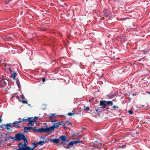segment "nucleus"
<instances>
[{"label":"nucleus","instance_id":"603ef678","mask_svg":"<svg viewBox=\"0 0 150 150\" xmlns=\"http://www.w3.org/2000/svg\"><path fill=\"white\" fill-rule=\"evenodd\" d=\"M2 126H3V125H2L1 126H0V127H2Z\"/></svg>","mask_w":150,"mask_h":150},{"label":"nucleus","instance_id":"7ed1b4c3","mask_svg":"<svg viewBox=\"0 0 150 150\" xmlns=\"http://www.w3.org/2000/svg\"><path fill=\"white\" fill-rule=\"evenodd\" d=\"M54 128L52 126H51L49 127H46L45 128H40L38 130L39 132L42 133H49L50 131L54 130Z\"/></svg>","mask_w":150,"mask_h":150},{"label":"nucleus","instance_id":"473e14b6","mask_svg":"<svg viewBox=\"0 0 150 150\" xmlns=\"http://www.w3.org/2000/svg\"><path fill=\"white\" fill-rule=\"evenodd\" d=\"M113 108H114V109H116L117 108H118V107H117V106H116V105H113Z\"/></svg>","mask_w":150,"mask_h":150},{"label":"nucleus","instance_id":"f704fd0d","mask_svg":"<svg viewBox=\"0 0 150 150\" xmlns=\"http://www.w3.org/2000/svg\"><path fill=\"white\" fill-rule=\"evenodd\" d=\"M62 121H61V122H59L58 123H57L58 124V125H61V124L62 123H61L62 122Z\"/></svg>","mask_w":150,"mask_h":150},{"label":"nucleus","instance_id":"4be33fe9","mask_svg":"<svg viewBox=\"0 0 150 150\" xmlns=\"http://www.w3.org/2000/svg\"><path fill=\"white\" fill-rule=\"evenodd\" d=\"M37 129V128L36 127H35L34 128H33V129H32L35 131H36L39 132L38 131V130L40 128H39L38 129Z\"/></svg>","mask_w":150,"mask_h":150},{"label":"nucleus","instance_id":"a18cd8bd","mask_svg":"<svg viewBox=\"0 0 150 150\" xmlns=\"http://www.w3.org/2000/svg\"><path fill=\"white\" fill-rule=\"evenodd\" d=\"M132 96H136V94H133L132 95Z\"/></svg>","mask_w":150,"mask_h":150},{"label":"nucleus","instance_id":"864d4df0","mask_svg":"<svg viewBox=\"0 0 150 150\" xmlns=\"http://www.w3.org/2000/svg\"><path fill=\"white\" fill-rule=\"evenodd\" d=\"M105 14V15L106 16H107V14Z\"/></svg>","mask_w":150,"mask_h":150},{"label":"nucleus","instance_id":"c03bdc74","mask_svg":"<svg viewBox=\"0 0 150 150\" xmlns=\"http://www.w3.org/2000/svg\"><path fill=\"white\" fill-rule=\"evenodd\" d=\"M99 110V109H96V112H98V111Z\"/></svg>","mask_w":150,"mask_h":150},{"label":"nucleus","instance_id":"f3484780","mask_svg":"<svg viewBox=\"0 0 150 150\" xmlns=\"http://www.w3.org/2000/svg\"><path fill=\"white\" fill-rule=\"evenodd\" d=\"M44 141H40L38 142H37V144H38V145H43L44 144Z\"/></svg>","mask_w":150,"mask_h":150},{"label":"nucleus","instance_id":"4468645a","mask_svg":"<svg viewBox=\"0 0 150 150\" xmlns=\"http://www.w3.org/2000/svg\"><path fill=\"white\" fill-rule=\"evenodd\" d=\"M106 105H113V102L112 101H106Z\"/></svg>","mask_w":150,"mask_h":150},{"label":"nucleus","instance_id":"8fccbe9b","mask_svg":"<svg viewBox=\"0 0 150 150\" xmlns=\"http://www.w3.org/2000/svg\"><path fill=\"white\" fill-rule=\"evenodd\" d=\"M14 96H12V98H13L14 97Z\"/></svg>","mask_w":150,"mask_h":150},{"label":"nucleus","instance_id":"bb28decb","mask_svg":"<svg viewBox=\"0 0 150 150\" xmlns=\"http://www.w3.org/2000/svg\"><path fill=\"white\" fill-rule=\"evenodd\" d=\"M38 118V117H34V118H33V120H34V122H36V120Z\"/></svg>","mask_w":150,"mask_h":150},{"label":"nucleus","instance_id":"412c9836","mask_svg":"<svg viewBox=\"0 0 150 150\" xmlns=\"http://www.w3.org/2000/svg\"><path fill=\"white\" fill-rule=\"evenodd\" d=\"M74 144L73 141H71L68 144H67L68 146H69L70 145L72 146Z\"/></svg>","mask_w":150,"mask_h":150},{"label":"nucleus","instance_id":"9b49d317","mask_svg":"<svg viewBox=\"0 0 150 150\" xmlns=\"http://www.w3.org/2000/svg\"><path fill=\"white\" fill-rule=\"evenodd\" d=\"M59 139L62 141H64L66 140L67 137L65 135H62L59 137Z\"/></svg>","mask_w":150,"mask_h":150},{"label":"nucleus","instance_id":"7c9ffc66","mask_svg":"<svg viewBox=\"0 0 150 150\" xmlns=\"http://www.w3.org/2000/svg\"><path fill=\"white\" fill-rule=\"evenodd\" d=\"M128 112L130 114H132L133 113V111L132 110H129L128 111Z\"/></svg>","mask_w":150,"mask_h":150},{"label":"nucleus","instance_id":"393cba45","mask_svg":"<svg viewBox=\"0 0 150 150\" xmlns=\"http://www.w3.org/2000/svg\"><path fill=\"white\" fill-rule=\"evenodd\" d=\"M7 40H8L11 41L13 40V38L10 37H8L7 38Z\"/></svg>","mask_w":150,"mask_h":150},{"label":"nucleus","instance_id":"0eeeda50","mask_svg":"<svg viewBox=\"0 0 150 150\" xmlns=\"http://www.w3.org/2000/svg\"><path fill=\"white\" fill-rule=\"evenodd\" d=\"M32 119H33V117H28V120L29 121L28 123V125H30L32 126H33L34 123L33 124V122H34V120H31Z\"/></svg>","mask_w":150,"mask_h":150},{"label":"nucleus","instance_id":"c85d7f7f","mask_svg":"<svg viewBox=\"0 0 150 150\" xmlns=\"http://www.w3.org/2000/svg\"><path fill=\"white\" fill-rule=\"evenodd\" d=\"M126 147V146L125 145H123L122 146H120L119 147L120 148H122V149H124Z\"/></svg>","mask_w":150,"mask_h":150},{"label":"nucleus","instance_id":"5701e85b","mask_svg":"<svg viewBox=\"0 0 150 150\" xmlns=\"http://www.w3.org/2000/svg\"><path fill=\"white\" fill-rule=\"evenodd\" d=\"M20 101L21 102H22L23 104H25V103H26V104H28V102H27V101H25V100H23L22 101V100H20Z\"/></svg>","mask_w":150,"mask_h":150},{"label":"nucleus","instance_id":"f257e3e1","mask_svg":"<svg viewBox=\"0 0 150 150\" xmlns=\"http://www.w3.org/2000/svg\"><path fill=\"white\" fill-rule=\"evenodd\" d=\"M25 143L22 144L21 142L18 145V146L19 148L17 149V150H35L33 148H30L28 146H27L26 144V142L25 141Z\"/></svg>","mask_w":150,"mask_h":150},{"label":"nucleus","instance_id":"4d7b16f0","mask_svg":"<svg viewBox=\"0 0 150 150\" xmlns=\"http://www.w3.org/2000/svg\"><path fill=\"white\" fill-rule=\"evenodd\" d=\"M141 59L139 60V61H141Z\"/></svg>","mask_w":150,"mask_h":150},{"label":"nucleus","instance_id":"37998d69","mask_svg":"<svg viewBox=\"0 0 150 150\" xmlns=\"http://www.w3.org/2000/svg\"><path fill=\"white\" fill-rule=\"evenodd\" d=\"M128 99L129 100H130L131 99V98H128Z\"/></svg>","mask_w":150,"mask_h":150},{"label":"nucleus","instance_id":"49530a36","mask_svg":"<svg viewBox=\"0 0 150 150\" xmlns=\"http://www.w3.org/2000/svg\"><path fill=\"white\" fill-rule=\"evenodd\" d=\"M2 120L1 119V117H0V123L2 121Z\"/></svg>","mask_w":150,"mask_h":150},{"label":"nucleus","instance_id":"cd10ccee","mask_svg":"<svg viewBox=\"0 0 150 150\" xmlns=\"http://www.w3.org/2000/svg\"><path fill=\"white\" fill-rule=\"evenodd\" d=\"M65 122L67 123V124L68 125H72V124L70 122L68 121H66Z\"/></svg>","mask_w":150,"mask_h":150},{"label":"nucleus","instance_id":"58836bf2","mask_svg":"<svg viewBox=\"0 0 150 150\" xmlns=\"http://www.w3.org/2000/svg\"><path fill=\"white\" fill-rule=\"evenodd\" d=\"M21 98H22V100H23V99H24L25 97H24L23 95H22V96L21 97Z\"/></svg>","mask_w":150,"mask_h":150},{"label":"nucleus","instance_id":"c9c22d12","mask_svg":"<svg viewBox=\"0 0 150 150\" xmlns=\"http://www.w3.org/2000/svg\"><path fill=\"white\" fill-rule=\"evenodd\" d=\"M94 147L95 148H100L101 147H99V146H94Z\"/></svg>","mask_w":150,"mask_h":150},{"label":"nucleus","instance_id":"a878e982","mask_svg":"<svg viewBox=\"0 0 150 150\" xmlns=\"http://www.w3.org/2000/svg\"><path fill=\"white\" fill-rule=\"evenodd\" d=\"M55 115V114H50V116H49V117L50 119H52V116H54Z\"/></svg>","mask_w":150,"mask_h":150},{"label":"nucleus","instance_id":"ea45409f","mask_svg":"<svg viewBox=\"0 0 150 150\" xmlns=\"http://www.w3.org/2000/svg\"><path fill=\"white\" fill-rule=\"evenodd\" d=\"M11 0H8V1H7L6 2V4H8Z\"/></svg>","mask_w":150,"mask_h":150},{"label":"nucleus","instance_id":"2f4dec72","mask_svg":"<svg viewBox=\"0 0 150 150\" xmlns=\"http://www.w3.org/2000/svg\"><path fill=\"white\" fill-rule=\"evenodd\" d=\"M66 124L65 123L62 124L61 125L63 126L65 129L67 128L66 127H65Z\"/></svg>","mask_w":150,"mask_h":150},{"label":"nucleus","instance_id":"b1692460","mask_svg":"<svg viewBox=\"0 0 150 150\" xmlns=\"http://www.w3.org/2000/svg\"><path fill=\"white\" fill-rule=\"evenodd\" d=\"M2 82L4 83V84H5L6 82L5 81V79H2L0 80V83Z\"/></svg>","mask_w":150,"mask_h":150},{"label":"nucleus","instance_id":"2eb2a0df","mask_svg":"<svg viewBox=\"0 0 150 150\" xmlns=\"http://www.w3.org/2000/svg\"><path fill=\"white\" fill-rule=\"evenodd\" d=\"M53 127H54V129L55 128H57L59 127L58 125V124L57 123H54L53 125H52Z\"/></svg>","mask_w":150,"mask_h":150},{"label":"nucleus","instance_id":"a211bd4d","mask_svg":"<svg viewBox=\"0 0 150 150\" xmlns=\"http://www.w3.org/2000/svg\"><path fill=\"white\" fill-rule=\"evenodd\" d=\"M16 84H17L18 87L19 88H20V87H21V86H20L19 81L18 79H17L16 80Z\"/></svg>","mask_w":150,"mask_h":150},{"label":"nucleus","instance_id":"79ce46f5","mask_svg":"<svg viewBox=\"0 0 150 150\" xmlns=\"http://www.w3.org/2000/svg\"><path fill=\"white\" fill-rule=\"evenodd\" d=\"M65 148H66V149H69V147L68 146H67L66 147H65Z\"/></svg>","mask_w":150,"mask_h":150},{"label":"nucleus","instance_id":"dca6fc26","mask_svg":"<svg viewBox=\"0 0 150 150\" xmlns=\"http://www.w3.org/2000/svg\"><path fill=\"white\" fill-rule=\"evenodd\" d=\"M38 145V144L37 143H33L32 144V148H33L34 147H36Z\"/></svg>","mask_w":150,"mask_h":150},{"label":"nucleus","instance_id":"39448f33","mask_svg":"<svg viewBox=\"0 0 150 150\" xmlns=\"http://www.w3.org/2000/svg\"><path fill=\"white\" fill-rule=\"evenodd\" d=\"M3 126L6 127V129L8 131H11L12 130L11 128H13V126L12 124L11 123H7L6 125H3Z\"/></svg>","mask_w":150,"mask_h":150},{"label":"nucleus","instance_id":"f03ea898","mask_svg":"<svg viewBox=\"0 0 150 150\" xmlns=\"http://www.w3.org/2000/svg\"><path fill=\"white\" fill-rule=\"evenodd\" d=\"M14 139L15 141H20L22 139H23L24 142H26V143L28 142V140L27 138L25 137V136L23 134V133H19L16 134Z\"/></svg>","mask_w":150,"mask_h":150},{"label":"nucleus","instance_id":"6e6d98bb","mask_svg":"<svg viewBox=\"0 0 150 150\" xmlns=\"http://www.w3.org/2000/svg\"><path fill=\"white\" fill-rule=\"evenodd\" d=\"M144 106V105H142V106Z\"/></svg>","mask_w":150,"mask_h":150},{"label":"nucleus","instance_id":"4c0bfd02","mask_svg":"<svg viewBox=\"0 0 150 150\" xmlns=\"http://www.w3.org/2000/svg\"><path fill=\"white\" fill-rule=\"evenodd\" d=\"M68 141H69L68 140H66V141L64 142H65L64 144L66 145L67 144H66L67 142H68Z\"/></svg>","mask_w":150,"mask_h":150},{"label":"nucleus","instance_id":"3c124183","mask_svg":"<svg viewBox=\"0 0 150 150\" xmlns=\"http://www.w3.org/2000/svg\"><path fill=\"white\" fill-rule=\"evenodd\" d=\"M1 86H2V87H3L4 86V85H1Z\"/></svg>","mask_w":150,"mask_h":150},{"label":"nucleus","instance_id":"e433bc0d","mask_svg":"<svg viewBox=\"0 0 150 150\" xmlns=\"http://www.w3.org/2000/svg\"><path fill=\"white\" fill-rule=\"evenodd\" d=\"M45 81V78H43L42 79V82H44Z\"/></svg>","mask_w":150,"mask_h":150},{"label":"nucleus","instance_id":"aec40b11","mask_svg":"<svg viewBox=\"0 0 150 150\" xmlns=\"http://www.w3.org/2000/svg\"><path fill=\"white\" fill-rule=\"evenodd\" d=\"M90 108L89 107H86L84 106V110H85L86 111H88L90 110Z\"/></svg>","mask_w":150,"mask_h":150},{"label":"nucleus","instance_id":"de8ad7c7","mask_svg":"<svg viewBox=\"0 0 150 150\" xmlns=\"http://www.w3.org/2000/svg\"><path fill=\"white\" fill-rule=\"evenodd\" d=\"M9 70L11 71V72L12 71H11V69H10V68H9Z\"/></svg>","mask_w":150,"mask_h":150},{"label":"nucleus","instance_id":"f8f14e48","mask_svg":"<svg viewBox=\"0 0 150 150\" xmlns=\"http://www.w3.org/2000/svg\"><path fill=\"white\" fill-rule=\"evenodd\" d=\"M17 74L16 73L14 72L12 75H11V76L13 78V80H15L16 79V76H17Z\"/></svg>","mask_w":150,"mask_h":150},{"label":"nucleus","instance_id":"6e6552de","mask_svg":"<svg viewBox=\"0 0 150 150\" xmlns=\"http://www.w3.org/2000/svg\"><path fill=\"white\" fill-rule=\"evenodd\" d=\"M5 137L6 138V139H5V141L8 140L10 138L13 140L14 139V137H11L10 135H9L7 134H5Z\"/></svg>","mask_w":150,"mask_h":150},{"label":"nucleus","instance_id":"423d86ee","mask_svg":"<svg viewBox=\"0 0 150 150\" xmlns=\"http://www.w3.org/2000/svg\"><path fill=\"white\" fill-rule=\"evenodd\" d=\"M100 105L102 106L103 108H106L107 106L106 101L105 100H100Z\"/></svg>","mask_w":150,"mask_h":150},{"label":"nucleus","instance_id":"a19ab883","mask_svg":"<svg viewBox=\"0 0 150 150\" xmlns=\"http://www.w3.org/2000/svg\"><path fill=\"white\" fill-rule=\"evenodd\" d=\"M64 142H62L61 143V145H64Z\"/></svg>","mask_w":150,"mask_h":150},{"label":"nucleus","instance_id":"ddd939ff","mask_svg":"<svg viewBox=\"0 0 150 150\" xmlns=\"http://www.w3.org/2000/svg\"><path fill=\"white\" fill-rule=\"evenodd\" d=\"M21 120V123L22 122H23V123L26 122L28 121V118L27 119L26 118V117H25L24 118H23L22 119V120Z\"/></svg>","mask_w":150,"mask_h":150},{"label":"nucleus","instance_id":"72a5a7b5","mask_svg":"<svg viewBox=\"0 0 150 150\" xmlns=\"http://www.w3.org/2000/svg\"><path fill=\"white\" fill-rule=\"evenodd\" d=\"M78 134H73L72 136H73V137H76L77 136V135H78Z\"/></svg>","mask_w":150,"mask_h":150},{"label":"nucleus","instance_id":"09e8293b","mask_svg":"<svg viewBox=\"0 0 150 150\" xmlns=\"http://www.w3.org/2000/svg\"><path fill=\"white\" fill-rule=\"evenodd\" d=\"M82 141H79V143H82Z\"/></svg>","mask_w":150,"mask_h":150},{"label":"nucleus","instance_id":"20e7f679","mask_svg":"<svg viewBox=\"0 0 150 150\" xmlns=\"http://www.w3.org/2000/svg\"><path fill=\"white\" fill-rule=\"evenodd\" d=\"M21 120L14 122L12 124L13 127L15 128H18L20 127V125L21 124Z\"/></svg>","mask_w":150,"mask_h":150},{"label":"nucleus","instance_id":"9d476101","mask_svg":"<svg viewBox=\"0 0 150 150\" xmlns=\"http://www.w3.org/2000/svg\"><path fill=\"white\" fill-rule=\"evenodd\" d=\"M49 141L50 142H53L54 143L56 144H57L59 141V139H50L49 140Z\"/></svg>","mask_w":150,"mask_h":150},{"label":"nucleus","instance_id":"1a4fd4ad","mask_svg":"<svg viewBox=\"0 0 150 150\" xmlns=\"http://www.w3.org/2000/svg\"><path fill=\"white\" fill-rule=\"evenodd\" d=\"M32 129L33 127H32L30 126L28 127H24V132H28V130Z\"/></svg>","mask_w":150,"mask_h":150},{"label":"nucleus","instance_id":"5fc2aeb1","mask_svg":"<svg viewBox=\"0 0 150 150\" xmlns=\"http://www.w3.org/2000/svg\"><path fill=\"white\" fill-rule=\"evenodd\" d=\"M109 109V108L108 107L107 108V109Z\"/></svg>","mask_w":150,"mask_h":150},{"label":"nucleus","instance_id":"6ab92c4d","mask_svg":"<svg viewBox=\"0 0 150 150\" xmlns=\"http://www.w3.org/2000/svg\"><path fill=\"white\" fill-rule=\"evenodd\" d=\"M74 114L75 113L74 112L72 111V112H69L68 113L67 115L69 116H71L72 115H74Z\"/></svg>","mask_w":150,"mask_h":150},{"label":"nucleus","instance_id":"c756f323","mask_svg":"<svg viewBox=\"0 0 150 150\" xmlns=\"http://www.w3.org/2000/svg\"><path fill=\"white\" fill-rule=\"evenodd\" d=\"M73 142H74V144H76L79 143V140L73 141Z\"/></svg>","mask_w":150,"mask_h":150}]
</instances>
